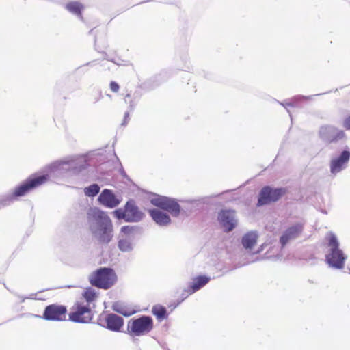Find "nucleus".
<instances>
[{"label":"nucleus","mask_w":350,"mask_h":350,"mask_svg":"<svg viewBox=\"0 0 350 350\" xmlns=\"http://www.w3.org/2000/svg\"><path fill=\"white\" fill-rule=\"evenodd\" d=\"M210 281V278L205 275H200L193 279L192 283L188 286L185 292L191 295L204 286Z\"/></svg>","instance_id":"obj_17"},{"label":"nucleus","mask_w":350,"mask_h":350,"mask_svg":"<svg viewBox=\"0 0 350 350\" xmlns=\"http://www.w3.org/2000/svg\"><path fill=\"white\" fill-rule=\"evenodd\" d=\"M350 159V151L344 150L340 155L333 159L330 162V171L332 174H336L344 169Z\"/></svg>","instance_id":"obj_10"},{"label":"nucleus","mask_w":350,"mask_h":350,"mask_svg":"<svg viewBox=\"0 0 350 350\" xmlns=\"http://www.w3.org/2000/svg\"><path fill=\"white\" fill-rule=\"evenodd\" d=\"M66 8L71 13L81 16V12L83 9V5L77 1L69 2L66 5Z\"/></svg>","instance_id":"obj_21"},{"label":"nucleus","mask_w":350,"mask_h":350,"mask_svg":"<svg viewBox=\"0 0 350 350\" xmlns=\"http://www.w3.org/2000/svg\"><path fill=\"white\" fill-rule=\"evenodd\" d=\"M99 202L104 206L109 208H113L119 204L113 193L108 190L104 189L98 197Z\"/></svg>","instance_id":"obj_15"},{"label":"nucleus","mask_w":350,"mask_h":350,"mask_svg":"<svg viewBox=\"0 0 350 350\" xmlns=\"http://www.w3.org/2000/svg\"><path fill=\"white\" fill-rule=\"evenodd\" d=\"M303 230V225L297 224L288 228L283 235L280 237V243L282 246H284L289 240L297 238Z\"/></svg>","instance_id":"obj_12"},{"label":"nucleus","mask_w":350,"mask_h":350,"mask_svg":"<svg viewBox=\"0 0 350 350\" xmlns=\"http://www.w3.org/2000/svg\"><path fill=\"white\" fill-rule=\"evenodd\" d=\"M131 98V95L129 94H127L124 97L125 102H127V99Z\"/></svg>","instance_id":"obj_28"},{"label":"nucleus","mask_w":350,"mask_h":350,"mask_svg":"<svg viewBox=\"0 0 350 350\" xmlns=\"http://www.w3.org/2000/svg\"><path fill=\"white\" fill-rule=\"evenodd\" d=\"M107 327L114 332H119L124 325V319L122 317L115 314H109L105 319Z\"/></svg>","instance_id":"obj_14"},{"label":"nucleus","mask_w":350,"mask_h":350,"mask_svg":"<svg viewBox=\"0 0 350 350\" xmlns=\"http://www.w3.org/2000/svg\"><path fill=\"white\" fill-rule=\"evenodd\" d=\"M109 87L111 90L115 93H117L120 90V86L116 81H111Z\"/></svg>","instance_id":"obj_25"},{"label":"nucleus","mask_w":350,"mask_h":350,"mask_svg":"<svg viewBox=\"0 0 350 350\" xmlns=\"http://www.w3.org/2000/svg\"><path fill=\"white\" fill-rule=\"evenodd\" d=\"M127 117H129V113H125V118H127Z\"/></svg>","instance_id":"obj_30"},{"label":"nucleus","mask_w":350,"mask_h":350,"mask_svg":"<svg viewBox=\"0 0 350 350\" xmlns=\"http://www.w3.org/2000/svg\"><path fill=\"white\" fill-rule=\"evenodd\" d=\"M258 234L255 232H248L243 237L241 243L246 250L252 249L257 243Z\"/></svg>","instance_id":"obj_18"},{"label":"nucleus","mask_w":350,"mask_h":350,"mask_svg":"<svg viewBox=\"0 0 350 350\" xmlns=\"http://www.w3.org/2000/svg\"><path fill=\"white\" fill-rule=\"evenodd\" d=\"M218 219L226 231H231L234 228V212L221 211L219 215Z\"/></svg>","instance_id":"obj_13"},{"label":"nucleus","mask_w":350,"mask_h":350,"mask_svg":"<svg viewBox=\"0 0 350 350\" xmlns=\"http://www.w3.org/2000/svg\"><path fill=\"white\" fill-rule=\"evenodd\" d=\"M90 221H95L97 230L94 234L101 244L109 243L113 237V225L109 217L97 208H90L88 213Z\"/></svg>","instance_id":"obj_1"},{"label":"nucleus","mask_w":350,"mask_h":350,"mask_svg":"<svg viewBox=\"0 0 350 350\" xmlns=\"http://www.w3.org/2000/svg\"><path fill=\"white\" fill-rule=\"evenodd\" d=\"M92 317L90 306L85 304L83 300H76L68 314L69 320L75 323H89L92 319Z\"/></svg>","instance_id":"obj_6"},{"label":"nucleus","mask_w":350,"mask_h":350,"mask_svg":"<svg viewBox=\"0 0 350 350\" xmlns=\"http://www.w3.org/2000/svg\"><path fill=\"white\" fill-rule=\"evenodd\" d=\"M130 105L131 108H133L135 105V103L133 100H131Z\"/></svg>","instance_id":"obj_29"},{"label":"nucleus","mask_w":350,"mask_h":350,"mask_svg":"<svg viewBox=\"0 0 350 350\" xmlns=\"http://www.w3.org/2000/svg\"><path fill=\"white\" fill-rule=\"evenodd\" d=\"M154 327L152 319L149 316H142L131 319L127 324L128 334L131 336H141L148 334Z\"/></svg>","instance_id":"obj_5"},{"label":"nucleus","mask_w":350,"mask_h":350,"mask_svg":"<svg viewBox=\"0 0 350 350\" xmlns=\"http://www.w3.org/2000/svg\"><path fill=\"white\" fill-rule=\"evenodd\" d=\"M286 193L285 188H272L265 186L262 188L258 195L257 206L269 204L279 200Z\"/></svg>","instance_id":"obj_7"},{"label":"nucleus","mask_w":350,"mask_h":350,"mask_svg":"<svg viewBox=\"0 0 350 350\" xmlns=\"http://www.w3.org/2000/svg\"><path fill=\"white\" fill-rule=\"evenodd\" d=\"M343 126L346 129L350 130V116L345 119Z\"/></svg>","instance_id":"obj_27"},{"label":"nucleus","mask_w":350,"mask_h":350,"mask_svg":"<svg viewBox=\"0 0 350 350\" xmlns=\"http://www.w3.org/2000/svg\"><path fill=\"white\" fill-rule=\"evenodd\" d=\"M100 191V187L97 184H92L84 189V193L88 197H94Z\"/></svg>","instance_id":"obj_22"},{"label":"nucleus","mask_w":350,"mask_h":350,"mask_svg":"<svg viewBox=\"0 0 350 350\" xmlns=\"http://www.w3.org/2000/svg\"><path fill=\"white\" fill-rule=\"evenodd\" d=\"M345 136V133L342 131H338L336 132V136L333 137L332 139L330 140L331 142H335L338 139H340L343 138Z\"/></svg>","instance_id":"obj_24"},{"label":"nucleus","mask_w":350,"mask_h":350,"mask_svg":"<svg viewBox=\"0 0 350 350\" xmlns=\"http://www.w3.org/2000/svg\"><path fill=\"white\" fill-rule=\"evenodd\" d=\"M133 231V228L129 226H123L121 228V232L126 235H129Z\"/></svg>","instance_id":"obj_26"},{"label":"nucleus","mask_w":350,"mask_h":350,"mask_svg":"<svg viewBox=\"0 0 350 350\" xmlns=\"http://www.w3.org/2000/svg\"><path fill=\"white\" fill-rule=\"evenodd\" d=\"M148 213L152 219L160 226H166L171 221L169 215L159 209H150Z\"/></svg>","instance_id":"obj_16"},{"label":"nucleus","mask_w":350,"mask_h":350,"mask_svg":"<svg viewBox=\"0 0 350 350\" xmlns=\"http://www.w3.org/2000/svg\"><path fill=\"white\" fill-rule=\"evenodd\" d=\"M118 246L122 251H127L131 248V243L125 239L120 240L118 243Z\"/></svg>","instance_id":"obj_23"},{"label":"nucleus","mask_w":350,"mask_h":350,"mask_svg":"<svg viewBox=\"0 0 350 350\" xmlns=\"http://www.w3.org/2000/svg\"><path fill=\"white\" fill-rule=\"evenodd\" d=\"M329 252L325 256L326 262L336 269H342L345 266L346 256L339 249V243L336 235L332 232L326 237Z\"/></svg>","instance_id":"obj_2"},{"label":"nucleus","mask_w":350,"mask_h":350,"mask_svg":"<svg viewBox=\"0 0 350 350\" xmlns=\"http://www.w3.org/2000/svg\"><path fill=\"white\" fill-rule=\"evenodd\" d=\"M123 217L128 221H137L142 219V213L134 202H128L125 206Z\"/></svg>","instance_id":"obj_11"},{"label":"nucleus","mask_w":350,"mask_h":350,"mask_svg":"<svg viewBox=\"0 0 350 350\" xmlns=\"http://www.w3.org/2000/svg\"><path fill=\"white\" fill-rule=\"evenodd\" d=\"M66 307L62 305L51 304L45 308L43 318L48 321H62L66 319Z\"/></svg>","instance_id":"obj_9"},{"label":"nucleus","mask_w":350,"mask_h":350,"mask_svg":"<svg viewBox=\"0 0 350 350\" xmlns=\"http://www.w3.org/2000/svg\"><path fill=\"white\" fill-rule=\"evenodd\" d=\"M49 180L48 174H32L13 190L11 198L16 199L24 196Z\"/></svg>","instance_id":"obj_4"},{"label":"nucleus","mask_w":350,"mask_h":350,"mask_svg":"<svg viewBox=\"0 0 350 350\" xmlns=\"http://www.w3.org/2000/svg\"><path fill=\"white\" fill-rule=\"evenodd\" d=\"M96 293L92 288H86L81 294V297L78 300H83L85 304H88L90 306V304L93 302L96 298Z\"/></svg>","instance_id":"obj_19"},{"label":"nucleus","mask_w":350,"mask_h":350,"mask_svg":"<svg viewBox=\"0 0 350 350\" xmlns=\"http://www.w3.org/2000/svg\"><path fill=\"white\" fill-rule=\"evenodd\" d=\"M152 312L159 321L167 319L168 316L166 308L164 306L159 304L152 307Z\"/></svg>","instance_id":"obj_20"},{"label":"nucleus","mask_w":350,"mask_h":350,"mask_svg":"<svg viewBox=\"0 0 350 350\" xmlns=\"http://www.w3.org/2000/svg\"><path fill=\"white\" fill-rule=\"evenodd\" d=\"M150 202L154 206L169 212L172 216L176 217L180 214V206L173 199L165 196H157L151 199Z\"/></svg>","instance_id":"obj_8"},{"label":"nucleus","mask_w":350,"mask_h":350,"mask_svg":"<svg viewBox=\"0 0 350 350\" xmlns=\"http://www.w3.org/2000/svg\"><path fill=\"white\" fill-rule=\"evenodd\" d=\"M89 281L92 286L107 290L115 284L117 275L113 269L102 267L91 273Z\"/></svg>","instance_id":"obj_3"}]
</instances>
